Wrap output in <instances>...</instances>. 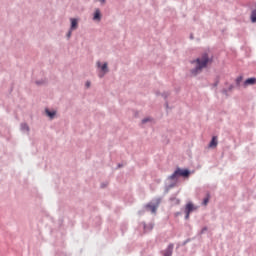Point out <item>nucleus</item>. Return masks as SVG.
Masks as SVG:
<instances>
[{
    "instance_id": "f257e3e1",
    "label": "nucleus",
    "mask_w": 256,
    "mask_h": 256,
    "mask_svg": "<svg viewBox=\"0 0 256 256\" xmlns=\"http://www.w3.org/2000/svg\"><path fill=\"white\" fill-rule=\"evenodd\" d=\"M211 63H213V56H209V52L207 51L202 52L201 57L191 61V64H196V66L190 70V75L192 77H197V75L204 69H207Z\"/></svg>"
},
{
    "instance_id": "f03ea898",
    "label": "nucleus",
    "mask_w": 256,
    "mask_h": 256,
    "mask_svg": "<svg viewBox=\"0 0 256 256\" xmlns=\"http://www.w3.org/2000/svg\"><path fill=\"white\" fill-rule=\"evenodd\" d=\"M179 177H182L183 179H189V177H191V170L189 168L177 167L174 172L168 176V179L171 181H177Z\"/></svg>"
},
{
    "instance_id": "7ed1b4c3",
    "label": "nucleus",
    "mask_w": 256,
    "mask_h": 256,
    "mask_svg": "<svg viewBox=\"0 0 256 256\" xmlns=\"http://www.w3.org/2000/svg\"><path fill=\"white\" fill-rule=\"evenodd\" d=\"M159 205H161V198H156L145 205V209L147 211H151V213H157V209L159 208Z\"/></svg>"
},
{
    "instance_id": "20e7f679",
    "label": "nucleus",
    "mask_w": 256,
    "mask_h": 256,
    "mask_svg": "<svg viewBox=\"0 0 256 256\" xmlns=\"http://www.w3.org/2000/svg\"><path fill=\"white\" fill-rule=\"evenodd\" d=\"M251 85H256V77H249L242 83L243 89H247V87H251Z\"/></svg>"
},
{
    "instance_id": "39448f33",
    "label": "nucleus",
    "mask_w": 256,
    "mask_h": 256,
    "mask_svg": "<svg viewBox=\"0 0 256 256\" xmlns=\"http://www.w3.org/2000/svg\"><path fill=\"white\" fill-rule=\"evenodd\" d=\"M197 206L193 204V202L189 201L186 203L185 208H184V213H193V211H196Z\"/></svg>"
},
{
    "instance_id": "423d86ee",
    "label": "nucleus",
    "mask_w": 256,
    "mask_h": 256,
    "mask_svg": "<svg viewBox=\"0 0 256 256\" xmlns=\"http://www.w3.org/2000/svg\"><path fill=\"white\" fill-rule=\"evenodd\" d=\"M79 28V18H70V30L77 31Z\"/></svg>"
},
{
    "instance_id": "0eeeda50",
    "label": "nucleus",
    "mask_w": 256,
    "mask_h": 256,
    "mask_svg": "<svg viewBox=\"0 0 256 256\" xmlns=\"http://www.w3.org/2000/svg\"><path fill=\"white\" fill-rule=\"evenodd\" d=\"M175 245L173 243H170L167 248L163 252V256H173V249Z\"/></svg>"
},
{
    "instance_id": "6e6552de",
    "label": "nucleus",
    "mask_w": 256,
    "mask_h": 256,
    "mask_svg": "<svg viewBox=\"0 0 256 256\" xmlns=\"http://www.w3.org/2000/svg\"><path fill=\"white\" fill-rule=\"evenodd\" d=\"M98 69H101L102 73H109V66L107 62H104L103 64L101 62H97Z\"/></svg>"
},
{
    "instance_id": "1a4fd4ad",
    "label": "nucleus",
    "mask_w": 256,
    "mask_h": 256,
    "mask_svg": "<svg viewBox=\"0 0 256 256\" xmlns=\"http://www.w3.org/2000/svg\"><path fill=\"white\" fill-rule=\"evenodd\" d=\"M217 145H219V141H218V138L217 136H212L209 144H208V147L210 149H215V147H217Z\"/></svg>"
},
{
    "instance_id": "9d476101",
    "label": "nucleus",
    "mask_w": 256,
    "mask_h": 256,
    "mask_svg": "<svg viewBox=\"0 0 256 256\" xmlns=\"http://www.w3.org/2000/svg\"><path fill=\"white\" fill-rule=\"evenodd\" d=\"M101 17H103L101 14V10L97 8L93 13V21H101Z\"/></svg>"
},
{
    "instance_id": "9b49d317",
    "label": "nucleus",
    "mask_w": 256,
    "mask_h": 256,
    "mask_svg": "<svg viewBox=\"0 0 256 256\" xmlns=\"http://www.w3.org/2000/svg\"><path fill=\"white\" fill-rule=\"evenodd\" d=\"M45 113L49 119H55V115H57V111L55 110H50L49 108L45 109Z\"/></svg>"
},
{
    "instance_id": "f8f14e48",
    "label": "nucleus",
    "mask_w": 256,
    "mask_h": 256,
    "mask_svg": "<svg viewBox=\"0 0 256 256\" xmlns=\"http://www.w3.org/2000/svg\"><path fill=\"white\" fill-rule=\"evenodd\" d=\"M210 199H211V192L207 191L206 196L204 197V199L202 201V205H204V206L209 205Z\"/></svg>"
},
{
    "instance_id": "ddd939ff",
    "label": "nucleus",
    "mask_w": 256,
    "mask_h": 256,
    "mask_svg": "<svg viewBox=\"0 0 256 256\" xmlns=\"http://www.w3.org/2000/svg\"><path fill=\"white\" fill-rule=\"evenodd\" d=\"M241 81H243V75H240L235 79L236 87H241Z\"/></svg>"
},
{
    "instance_id": "4468645a",
    "label": "nucleus",
    "mask_w": 256,
    "mask_h": 256,
    "mask_svg": "<svg viewBox=\"0 0 256 256\" xmlns=\"http://www.w3.org/2000/svg\"><path fill=\"white\" fill-rule=\"evenodd\" d=\"M153 227H154L153 223H149V224L144 223V230L145 231H153Z\"/></svg>"
},
{
    "instance_id": "2eb2a0df",
    "label": "nucleus",
    "mask_w": 256,
    "mask_h": 256,
    "mask_svg": "<svg viewBox=\"0 0 256 256\" xmlns=\"http://www.w3.org/2000/svg\"><path fill=\"white\" fill-rule=\"evenodd\" d=\"M160 95H161V97H163V99L165 101H167V98L169 97V95H171V92L166 91V92L161 93Z\"/></svg>"
},
{
    "instance_id": "dca6fc26",
    "label": "nucleus",
    "mask_w": 256,
    "mask_h": 256,
    "mask_svg": "<svg viewBox=\"0 0 256 256\" xmlns=\"http://www.w3.org/2000/svg\"><path fill=\"white\" fill-rule=\"evenodd\" d=\"M21 131H29V125L27 123L21 124Z\"/></svg>"
},
{
    "instance_id": "f3484780",
    "label": "nucleus",
    "mask_w": 256,
    "mask_h": 256,
    "mask_svg": "<svg viewBox=\"0 0 256 256\" xmlns=\"http://www.w3.org/2000/svg\"><path fill=\"white\" fill-rule=\"evenodd\" d=\"M175 185H177V182H176V181H175V182H172V183H170V184H168V185H166V187L171 190V189H173V187H175Z\"/></svg>"
},
{
    "instance_id": "a211bd4d",
    "label": "nucleus",
    "mask_w": 256,
    "mask_h": 256,
    "mask_svg": "<svg viewBox=\"0 0 256 256\" xmlns=\"http://www.w3.org/2000/svg\"><path fill=\"white\" fill-rule=\"evenodd\" d=\"M187 243H191V238H187L185 241H183L181 246L185 247V245H187Z\"/></svg>"
},
{
    "instance_id": "6ab92c4d",
    "label": "nucleus",
    "mask_w": 256,
    "mask_h": 256,
    "mask_svg": "<svg viewBox=\"0 0 256 256\" xmlns=\"http://www.w3.org/2000/svg\"><path fill=\"white\" fill-rule=\"evenodd\" d=\"M72 33H73V30H71V28H69V31L66 34L67 39H71Z\"/></svg>"
},
{
    "instance_id": "aec40b11",
    "label": "nucleus",
    "mask_w": 256,
    "mask_h": 256,
    "mask_svg": "<svg viewBox=\"0 0 256 256\" xmlns=\"http://www.w3.org/2000/svg\"><path fill=\"white\" fill-rule=\"evenodd\" d=\"M209 228L207 226H204L201 231H200V235H204L205 231H208Z\"/></svg>"
},
{
    "instance_id": "412c9836",
    "label": "nucleus",
    "mask_w": 256,
    "mask_h": 256,
    "mask_svg": "<svg viewBox=\"0 0 256 256\" xmlns=\"http://www.w3.org/2000/svg\"><path fill=\"white\" fill-rule=\"evenodd\" d=\"M149 121H151V118L146 117V118L142 119V124L145 125V123H149Z\"/></svg>"
},
{
    "instance_id": "4be33fe9",
    "label": "nucleus",
    "mask_w": 256,
    "mask_h": 256,
    "mask_svg": "<svg viewBox=\"0 0 256 256\" xmlns=\"http://www.w3.org/2000/svg\"><path fill=\"white\" fill-rule=\"evenodd\" d=\"M36 85H43L45 83V80L41 79V80H36Z\"/></svg>"
},
{
    "instance_id": "5701e85b",
    "label": "nucleus",
    "mask_w": 256,
    "mask_h": 256,
    "mask_svg": "<svg viewBox=\"0 0 256 256\" xmlns=\"http://www.w3.org/2000/svg\"><path fill=\"white\" fill-rule=\"evenodd\" d=\"M184 213H185L184 219L186 221L189 220V217H191V213H189V212H184Z\"/></svg>"
},
{
    "instance_id": "b1692460",
    "label": "nucleus",
    "mask_w": 256,
    "mask_h": 256,
    "mask_svg": "<svg viewBox=\"0 0 256 256\" xmlns=\"http://www.w3.org/2000/svg\"><path fill=\"white\" fill-rule=\"evenodd\" d=\"M55 256H67V255L63 251H58V252H56Z\"/></svg>"
},
{
    "instance_id": "393cba45",
    "label": "nucleus",
    "mask_w": 256,
    "mask_h": 256,
    "mask_svg": "<svg viewBox=\"0 0 256 256\" xmlns=\"http://www.w3.org/2000/svg\"><path fill=\"white\" fill-rule=\"evenodd\" d=\"M228 93H229V90L227 88L222 89L223 95H228Z\"/></svg>"
},
{
    "instance_id": "a878e982",
    "label": "nucleus",
    "mask_w": 256,
    "mask_h": 256,
    "mask_svg": "<svg viewBox=\"0 0 256 256\" xmlns=\"http://www.w3.org/2000/svg\"><path fill=\"white\" fill-rule=\"evenodd\" d=\"M233 89H235V85L230 84L227 90L228 91H233Z\"/></svg>"
},
{
    "instance_id": "bb28decb",
    "label": "nucleus",
    "mask_w": 256,
    "mask_h": 256,
    "mask_svg": "<svg viewBox=\"0 0 256 256\" xmlns=\"http://www.w3.org/2000/svg\"><path fill=\"white\" fill-rule=\"evenodd\" d=\"M169 191H171V190L167 186H165L164 195H167V193H169Z\"/></svg>"
},
{
    "instance_id": "cd10ccee",
    "label": "nucleus",
    "mask_w": 256,
    "mask_h": 256,
    "mask_svg": "<svg viewBox=\"0 0 256 256\" xmlns=\"http://www.w3.org/2000/svg\"><path fill=\"white\" fill-rule=\"evenodd\" d=\"M177 199L176 195H172L170 198H169V201H175Z\"/></svg>"
},
{
    "instance_id": "c85d7f7f",
    "label": "nucleus",
    "mask_w": 256,
    "mask_h": 256,
    "mask_svg": "<svg viewBox=\"0 0 256 256\" xmlns=\"http://www.w3.org/2000/svg\"><path fill=\"white\" fill-rule=\"evenodd\" d=\"M219 85V80H216L213 84L212 87H217Z\"/></svg>"
},
{
    "instance_id": "c756f323",
    "label": "nucleus",
    "mask_w": 256,
    "mask_h": 256,
    "mask_svg": "<svg viewBox=\"0 0 256 256\" xmlns=\"http://www.w3.org/2000/svg\"><path fill=\"white\" fill-rule=\"evenodd\" d=\"M164 106L166 107V109H169V101L165 100Z\"/></svg>"
},
{
    "instance_id": "7c9ffc66",
    "label": "nucleus",
    "mask_w": 256,
    "mask_h": 256,
    "mask_svg": "<svg viewBox=\"0 0 256 256\" xmlns=\"http://www.w3.org/2000/svg\"><path fill=\"white\" fill-rule=\"evenodd\" d=\"M175 201V205H180V203H181V200L180 199H177L176 198V200H174Z\"/></svg>"
},
{
    "instance_id": "2f4dec72",
    "label": "nucleus",
    "mask_w": 256,
    "mask_h": 256,
    "mask_svg": "<svg viewBox=\"0 0 256 256\" xmlns=\"http://www.w3.org/2000/svg\"><path fill=\"white\" fill-rule=\"evenodd\" d=\"M138 214L139 215H145V210L143 209V210H140L139 212H138Z\"/></svg>"
},
{
    "instance_id": "473e14b6",
    "label": "nucleus",
    "mask_w": 256,
    "mask_h": 256,
    "mask_svg": "<svg viewBox=\"0 0 256 256\" xmlns=\"http://www.w3.org/2000/svg\"><path fill=\"white\" fill-rule=\"evenodd\" d=\"M96 220L98 221L97 225H101V218L97 217Z\"/></svg>"
},
{
    "instance_id": "72a5a7b5",
    "label": "nucleus",
    "mask_w": 256,
    "mask_h": 256,
    "mask_svg": "<svg viewBox=\"0 0 256 256\" xmlns=\"http://www.w3.org/2000/svg\"><path fill=\"white\" fill-rule=\"evenodd\" d=\"M86 87H91V82L90 81L86 82Z\"/></svg>"
},
{
    "instance_id": "f704fd0d",
    "label": "nucleus",
    "mask_w": 256,
    "mask_h": 256,
    "mask_svg": "<svg viewBox=\"0 0 256 256\" xmlns=\"http://www.w3.org/2000/svg\"><path fill=\"white\" fill-rule=\"evenodd\" d=\"M121 167H123V164L118 163V165H117V169H121Z\"/></svg>"
},
{
    "instance_id": "c9c22d12",
    "label": "nucleus",
    "mask_w": 256,
    "mask_h": 256,
    "mask_svg": "<svg viewBox=\"0 0 256 256\" xmlns=\"http://www.w3.org/2000/svg\"><path fill=\"white\" fill-rule=\"evenodd\" d=\"M179 215H181V212H176V213H175V216H176V217H179Z\"/></svg>"
},
{
    "instance_id": "e433bc0d",
    "label": "nucleus",
    "mask_w": 256,
    "mask_h": 256,
    "mask_svg": "<svg viewBox=\"0 0 256 256\" xmlns=\"http://www.w3.org/2000/svg\"><path fill=\"white\" fill-rule=\"evenodd\" d=\"M105 186H106L105 183H102V184H101V188H102V189H104Z\"/></svg>"
},
{
    "instance_id": "4c0bfd02",
    "label": "nucleus",
    "mask_w": 256,
    "mask_h": 256,
    "mask_svg": "<svg viewBox=\"0 0 256 256\" xmlns=\"http://www.w3.org/2000/svg\"><path fill=\"white\" fill-rule=\"evenodd\" d=\"M190 39H191V40H193V39H194L193 34H190Z\"/></svg>"
},
{
    "instance_id": "58836bf2",
    "label": "nucleus",
    "mask_w": 256,
    "mask_h": 256,
    "mask_svg": "<svg viewBox=\"0 0 256 256\" xmlns=\"http://www.w3.org/2000/svg\"><path fill=\"white\" fill-rule=\"evenodd\" d=\"M157 97H159V95H161V92H156Z\"/></svg>"
},
{
    "instance_id": "ea45409f",
    "label": "nucleus",
    "mask_w": 256,
    "mask_h": 256,
    "mask_svg": "<svg viewBox=\"0 0 256 256\" xmlns=\"http://www.w3.org/2000/svg\"><path fill=\"white\" fill-rule=\"evenodd\" d=\"M102 3H105V0H100Z\"/></svg>"
},
{
    "instance_id": "a19ab883",
    "label": "nucleus",
    "mask_w": 256,
    "mask_h": 256,
    "mask_svg": "<svg viewBox=\"0 0 256 256\" xmlns=\"http://www.w3.org/2000/svg\"><path fill=\"white\" fill-rule=\"evenodd\" d=\"M99 77H103V75H99Z\"/></svg>"
}]
</instances>
